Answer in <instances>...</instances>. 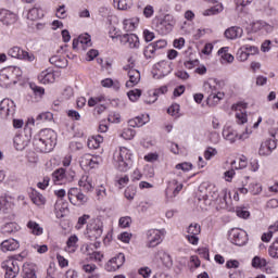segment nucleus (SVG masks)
<instances>
[{
  "label": "nucleus",
  "mask_w": 278,
  "mask_h": 278,
  "mask_svg": "<svg viewBox=\"0 0 278 278\" xmlns=\"http://www.w3.org/2000/svg\"><path fill=\"white\" fill-rule=\"evenodd\" d=\"M58 136L52 129H42L33 139V147L39 153H51L55 148Z\"/></svg>",
  "instance_id": "1"
},
{
  "label": "nucleus",
  "mask_w": 278,
  "mask_h": 278,
  "mask_svg": "<svg viewBox=\"0 0 278 278\" xmlns=\"http://www.w3.org/2000/svg\"><path fill=\"white\" fill-rule=\"evenodd\" d=\"M131 157H134V153H131V150L127 147H119L115 150L113 161L116 169L122 173H127L134 164V160H131Z\"/></svg>",
  "instance_id": "2"
},
{
  "label": "nucleus",
  "mask_w": 278,
  "mask_h": 278,
  "mask_svg": "<svg viewBox=\"0 0 278 278\" xmlns=\"http://www.w3.org/2000/svg\"><path fill=\"white\" fill-rule=\"evenodd\" d=\"M175 25H177V20H175V16L170 14L165 15L164 18L154 20L153 22L155 31L161 34V36L170 34Z\"/></svg>",
  "instance_id": "3"
},
{
  "label": "nucleus",
  "mask_w": 278,
  "mask_h": 278,
  "mask_svg": "<svg viewBox=\"0 0 278 278\" xmlns=\"http://www.w3.org/2000/svg\"><path fill=\"white\" fill-rule=\"evenodd\" d=\"M18 257H21V255L16 257L9 256L8 258L1 262V269L4 270L5 278H16L18 276V273H21Z\"/></svg>",
  "instance_id": "4"
},
{
  "label": "nucleus",
  "mask_w": 278,
  "mask_h": 278,
  "mask_svg": "<svg viewBox=\"0 0 278 278\" xmlns=\"http://www.w3.org/2000/svg\"><path fill=\"white\" fill-rule=\"evenodd\" d=\"M166 236V229H150L146 232V247L148 249H155L164 242V237Z\"/></svg>",
  "instance_id": "5"
},
{
  "label": "nucleus",
  "mask_w": 278,
  "mask_h": 278,
  "mask_svg": "<svg viewBox=\"0 0 278 278\" xmlns=\"http://www.w3.org/2000/svg\"><path fill=\"white\" fill-rule=\"evenodd\" d=\"M28 125L25 126L23 134L16 135L13 139L16 151H25L29 147V142H31V128Z\"/></svg>",
  "instance_id": "6"
},
{
  "label": "nucleus",
  "mask_w": 278,
  "mask_h": 278,
  "mask_svg": "<svg viewBox=\"0 0 278 278\" xmlns=\"http://www.w3.org/2000/svg\"><path fill=\"white\" fill-rule=\"evenodd\" d=\"M87 236L94 240H98V238L103 236V220L101 217L91 219L90 223L87 224Z\"/></svg>",
  "instance_id": "7"
},
{
  "label": "nucleus",
  "mask_w": 278,
  "mask_h": 278,
  "mask_svg": "<svg viewBox=\"0 0 278 278\" xmlns=\"http://www.w3.org/2000/svg\"><path fill=\"white\" fill-rule=\"evenodd\" d=\"M228 238L236 247H244L249 242V235L240 228H232L229 231Z\"/></svg>",
  "instance_id": "8"
},
{
  "label": "nucleus",
  "mask_w": 278,
  "mask_h": 278,
  "mask_svg": "<svg viewBox=\"0 0 278 278\" xmlns=\"http://www.w3.org/2000/svg\"><path fill=\"white\" fill-rule=\"evenodd\" d=\"M184 190V184L177 181V179H172L167 182V188L165 189V199L170 202Z\"/></svg>",
  "instance_id": "9"
},
{
  "label": "nucleus",
  "mask_w": 278,
  "mask_h": 278,
  "mask_svg": "<svg viewBox=\"0 0 278 278\" xmlns=\"http://www.w3.org/2000/svg\"><path fill=\"white\" fill-rule=\"evenodd\" d=\"M83 170H92V168H99L101 159L92 154H84L79 160Z\"/></svg>",
  "instance_id": "10"
},
{
  "label": "nucleus",
  "mask_w": 278,
  "mask_h": 278,
  "mask_svg": "<svg viewBox=\"0 0 278 278\" xmlns=\"http://www.w3.org/2000/svg\"><path fill=\"white\" fill-rule=\"evenodd\" d=\"M223 88H225V80L208 78L203 83V90L206 94H214L216 92H220Z\"/></svg>",
  "instance_id": "11"
},
{
  "label": "nucleus",
  "mask_w": 278,
  "mask_h": 278,
  "mask_svg": "<svg viewBox=\"0 0 278 278\" xmlns=\"http://www.w3.org/2000/svg\"><path fill=\"white\" fill-rule=\"evenodd\" d=\"M68 201L72 205H84L88 203V197L79 188H71L67 192Z\"/></svg>",
  "instance_id": "12"
},
{
  "label": "nucleus",
  "mask_w": 278,
  "mask_h": 278,
  "mask_svg": "<svg viewBox=\"0 0 278 278\" xmlns=\"http://www.w3.org/2000/svg\"><path fill=\"white\" fill-rule=\"evenodd\" d=\"M170 73H173V66H170V62L168 61H161L154 65V79H162V77H166V75H170Z\"/></svg>",
  "instance_id": "13"
},
{
  "label": "nucleus",
  "mask_w": 278,
  "mask_h": 278,
  "mask_svg": "<svg viewBox=\"0 0 278 278\" xmlns=\"http://www.w3.org/2000/svg\"><path fill=\"white\" fill-rule=\"evenodd\" d=\"M119 45L128 49H140V38L136 34H123L119 37Z\"/></svg>",
  "instance_id": "14"
},
{
  "label": "nucleus",
  "mask_w": 278,
  "mask_h": 278,
  "mask_svg": "<svg viewBox=\"0 0 278 278\" xmlns=\"http://www.w3.org/2000/svg\"><path fill=\"white\" fill-rule=\"evenodd\" d=\"M247 108H249L247 102H238L237 104L232 105V110L236 112V119L238 125H244V123L249 121L247 115Z\"/></svg>",
  "instance_id": "15"
},
{
  "label": "nucleus",
  "mask_w": 278,
  "mask_h": 278,
  "mask_svg": "<svg viewBox=\"0 0 278 278\" xmlns=\"http://www.w3.org/2000/svg\"><path fill=\"white\" fill-rule=\"evenodd\" d=\"M16 112V104L11 99H3L0 102V116L8 118V116H14Z\"/></svg>",
  "instance_id": "16"
},
{
  "label": "nucleus",
  "mask_w": 278,
  "mask_h": 278,
  "mask_svg": "<svg viewBox=\"0 0 278 278\" xmlns=\"http://www.w3.org/2000/svg\"><path fill=\"white\" fill-rule=\"evenodd\" d=\"M277 149V141L275 139H265L261 142V146L258 148V155L262 157H268V155H271L273 152Z\"/></svg>",
  "instance_id": "17"
},
{
  "label": "nucleus",
  "mask_w": 278,
  "mask_h": 278,
  "mask_svg": "<svg viewBox=\"0 0 278 278\" xmlns=\"http://www.w3.org/2000/svg\"><path fill=\"white\" fill-rule=\"evenodd\" d=\"M199 233H201V226L197 223H192L187 227V240L190 244H193V247H197L199 244Z\"/></svg>",
  "instance_id": "18"
},
{
  "label": "nucleus",
  "mask_w": 278,
  "mask_h": 278,
  "mask_svg": "<svg viewBox=\"0 0 278 278\" xmlns=\"http://www.w3.org/2000/svg\"><path fill=\"white\" fill-rule=\"evenodd\" d=\"M123 264H125V254L118 253L105 264V270H108V273H114L118 270Z\"/></svg>",
  "instance_id": "19"
},
{
  "label": "nucleus",
  "mask_w": 278,
  "mask_h": 278,
  "mask_svg": "<svg viewBox=\"0 0 278 278\" xmlns=\"http://www.w3.org/2000/svg\"><path fill=\"white\" fill-rule=\"evenodd\" d=\"M222 136L226 142L229 144H236V140H238V130L231 124H226L223 128Z\"/></svg>",
  "instance_id": "20"
},
{
  "label": "nucleus",
  "mask_w": 278,
  "mask_h": 278,
  "mask_svg": "<svg viewBox=\"0 0 278 278\" xmlns=\"http://www.w3.org/2000/svg\"><path fill=\"white\" fill-rule=\"evenodd\" d=\"M252 31H261V34H273L275 31V24H268L265 21H256L252 24Z\"/></svg>",
  "instance_id": "21"
},
{
  "label": "nucleus",
  "mask_w": 278,
  "mask_h": 278,
  "mask_svg": "<svg viewBox=\"0 0 278 278\" xmlns=\"http://www.w3.org/2000/svg\"><path fill=\"white\" fill-rule=\"evenodd\" d=\"M20 248L21 243L18 242V240L13 238L7 239L0 243V251H2V253L17 251V249Z\"/></svg>",
  "instance_id": "22"
},
{
  "label": "nucleus",
  "mask_w": 278,
  "mask_h": 278,
  "mask_svg": "<svg viewBox=\"0 0 278 278\" xmlns=\"http://www.w3.org/2000/svg\"><path fill=\"white\" fill-rule=\"evenodd\" d=\"M29 199L37 207H45L47 205V198L36 189L29 190Z\"/></svg>",
  "instance_id": "23"
},
{
  "label": "nucleus",
  "mask_w": 278,
  "mask_h": 278,
  "mask_svg": "<svg viewBox=\"0 0 278 278\" xmlns=\"http://www.w3.org/2000/svg\"><path fill=\"white\" fill-rule=\"evenodd\" d=\"M257 51V48L253 46H242L238 51H237V60L239 62H247L249 60V55L252 53H255Z\"/></svg>",
  "instance_id": "24"
},
{
  "label": "nucleus",
  "mask_w": 278,
  "mask_h": 278,
  "mask_svg": "<svg viewBox=\"0 0 278 278\" xmlns=\"http://www.w3.org/2000/svg\"><path fill=\"white\" fill-rule=\"evenodd\" d=\"M244 30L240 26H231L227 28L224 33V36L227 40H237V38H242Z\"/></svg>",
  "instance_id": "25"
},
{
  "label": "nucleus",
  "mask_w": 278,
  "mask_h": 278,
  "mask_svg": "<svg viewBox=\"0 0 278 278\" xmlns=\"http://www.w3.org/2000/svg\"><path fill=\"white\" fill-rule=\"evenodd\" d=\"M0 23L7 26L14 25V23H16V14L9 10L2 9L0 11Z\"/></svg>",
  "instance_id": "26"
},
{
  "label": "nucleus",
  "mask_w": 278,
  "mask_h": 278,
  "mask_svg": "<svg viewBox=\"0 0 278 278\" xmlns=\"http://www.w3.org/2000/svg\"><path fill=\"white\" fill-rule=\"evenodd\" d=\"M0 231L2 236H12L21 231V226L17 223L10 222L1 226Z\"/></svg>",
  "instance_id": "27"
},
{
  "label": "nucleus",
  "mask_w": 278,
  "mask_h": 278,
  "mask_svg": "<svg viewBox=\"0 0 278 278\" xmlns=\"http://www.w3.org/2000/svg\"><path fill=\"white\" fill-rule=\"evenodd\" d=\"M38 81H40V84H53L55 81V72L51 68L42 71L38 75Z\"/></svg>",
  "instance_id": "28"
},
{
  "label": "nucleus",
  "mask_w": 278,
  "mask_h": 278,
  "mask_svg": "<svg viewBox=\"0 0 278 278\" xmlns=\"http://www.w3.org/2000/svg\"><path fill=\"white\" fill-rule=\"evenodd\" d=\"M52 181L55 186H62V184H66V169L59 168L52 174Z\"/></svg>",
  "instance_id": "29"
},
{
  "label": "nucleus",
  "mask_w": 278,
  "mask_h": 278,
  "mask_svg": "<svg viewBox=\"0 0 278 278\" xmlns=\"http://www.w3.org/2000/svg\"><path fill=\"white\" fill-rule=\"evenodd\" d=\"M140 84V72L138 70H130L128 72V81H126V88H134Z\"/></svg>",
  "instance_id": "30"
},
{
  "label": "nucleus",
  "mask_w": 278,
  "mask_h": 278,
  "mask_svg": "<svg viewBox=\"0 0 278 278\" xmlns=\"http://www.w3.org/2000/svg\"><path fill=\"white\" fill-rule=\"evenodd\" d=\"M138 25H140V18L138 17H129L123 21L124 31H135Z\"/></svg>",
  "instance_id": "31"
},
{
  "label": "nucleus",
  "mask_w": 278,
  "mask_h": 278,
  "mask_svg": "<svg viewBox=\"0 0 278 278\" xmlns=\"http://www.w3.org/2000/svg\"><path fill=\"white\" fill-rule=\"evenodd\" d=\"M222 64H232L235 58L233 54L229 53V47H223L218 50Z\"/></svg>",
  "instance_id": "32"
},
{
  "label": "nucleus",
  "mask_w": 278,
  "mask_h": 278,
  "mask_svg": "<svg viewBox=\"0 0 278 278\" xmlns=\"http://www.w3.org/2000/svg\"><path fill=\"white\" fill-rule=\"evenodd\" d=\"M45 17V11L40 5L36 4L33 9H30L27 13V18L29 21H38V18Z\"/></svg>",
  "instance_id": "33"
},
{
  "label": "nucleus",
  "mask_w": 278,
  "mask_h": 278,
  "mask_svg": "<svg viewBox=\"0 0 278 278\" xmlns=\"http://www.w3.org/2000/svg\"><path fill=\"white\" fill-rule=\"evenodd\" d=\"M156 260H161L162 264L166 266V268H170L173 266V258L170 257V254H168L164 250H159L155 255Z\"/></svg>",
  "instance_id": "34"
},
{
  "label": "nucleus",
  "mask_w": 278,
  "mask_h": 278,
  "mask_svg": "<svg viewBox=\"0 0 278 278\" xmlns=\"http://www.w3.org/2000/svg\"><path fill=\"white\" fill-rule=\"evenodd\" d=\"M223 99H225V92L217 91L207 96L206 103L214 108V105H218Z\"/></svg>",
  "instance_id": "35"
},
{
  "label": "nucleus",
  "mask_w": 278,
  "mask_h": 278,
  "mask_svg": "<svg viewBox=\"0 0 278 278\" xmlns=\"http://www.w3.org/2000/svg\"><path fill=\"white\" fill-rule=\"evenodd\" d=\"M26 227L33 236H42V233H45V228L37 222L28 220Z\"/></svg>",
  "instance_id": "36"
},
{
  "label": "nucleus",
  "mask_w": 278,
  "mask_h": 278,
  "mask_svg": "<svg viewBox=\"0 0 278 278\" xmlns=\"http://www.w3.org/2000/svg\"><path fill=\"white\" fill-rule=\"evenodd\" d=\"M78 185L86 192H90L91 190H94V185L92 184V178L88 175L81 176V178L78 181Z\"/></svg>",
  "instance_id": "37"
},
{
  "label": "nucleus",
  "mask_w": 278,
  "mask_h": 278,
  "mask_svg": "<svg viewBox=\"0 0 278 278\" xmlns=\"http://www.w3.org/2000/svg\"><path fill=\"white\" fill-rule=\"evenodd\" d=\"M49 62L56 68H66L68 66V60L62 55H53L49 59Z\"/></svg>",
  "instance_id": "38"
},
{
  "label": "nucleus",
  "mask_w": 278,
  "mask_h": 278,
  "mask_svg": "<svg viewBox=\"0 0 278 278\" xmlns=\"http://www.w3.org/2000/svg\"><path fill=\"white\" fill-rule=\"evenodd\" d=\"M12 210V201H10V197L8 194L0 195V212L2 214H8Z\"/></svg>",
  "instance_id": "39"
},
{
  "label": "nucleus",
  "mask_w": 278,
  "mask_h": 278,
  "mask_svg": "<svg viewBox=\"0 0 278 278\" xmlns=\"http://www.w3.org/2000/svg\"><path fill=\"white\" fill-rule=\"evenodd\" d=\"M79 238L76 235L71 236L66 241L65 251L66 253H75L77 251V243Z\"/></svg>",
  "instance_id": "40"
},
{
  "label": "nucleus",
  "mask_w": 278,
  "mask_h": 278,
  "mask_svg": "<svg viewBox=\"0 0 278 278\" xmlns=\"http://www.w3.org/2000/svg\"><path fill=\"white\" fill-rule=\"evenodd\" d=\"M150 118L149 115H141L137 116L134 119L129 121L130 127H142L149 123Z\"/></svg>",
  "instance_id": "41"
},
{
  "label": "nucleus",
  "mask_w": 278,
  "mask_h": 278,
  "mask_svg": "<svg viewBox=\"0 0 278 278\" xmlns=\"http://www.w3.org/2000/svg\"><path fill=\"white\" fill-rule=\"evenodd\" d=\"M24 278H36V265L33 263H25L23 266Z\"/></svg>",
  "instance_id": "42"
},
{
  "label": "nucleus",
  "mask_w": 278,
  "mask_h": 278,
  "mask_svg": "<svg viewBox=\"0 0 278 278\" xmlns=\"http://www.w3.org/2000/svg\"><path fill=\"white\" fill-rule=\"evenodd\" d=\"M225 8L223 7V3H217L214 7L206 9L203 11V16H216V14H220Z\"/></svg>",
  "instance_id": "43"
},
{
  "label": "nucleus",
  "mask_w": 278,
  "mask_h": 278,
  "mask_svg": "<svg viewBox=\"0 0 278 278\" xmlns=\"http://www.w3.org/2000/svg\"><path fill=\"white\" fill-rule=\"evenodd\" d=\"M12 84V74L8 71L0 72V86L1 88H8Z\"/></svg>",
  "instance_id": "44"
},
{
  "label": "nucleus",
  "mask_w": 278,
  "mask_h": 278,
  "mask_svg": "<svg viewBox=\"0 0 278 278\" xmlns=\"http://www.w3.org/2000/svg\"><path fill=\"white\" fill-rule=\"evenodd\" d=\"M109 26H108V36L113 40H121V30H118V28H116V26L112 25V22H108Z\"/></svg>",
  "instance_id": "45"
},
{
  "label": "nucleus",
  "mask_w": 278,
  "mask_h": 278,
  "mask_svg": "<svg viewBox=\"0 0 278 278\" xmlns=\"http://www.w3.org/2000/svg\"><path fill=\"white\" fill-rule=\"evenodd\" d=\"M101 142H103V137L97 135L88 139L87 147L88 149H99L101 147Z\"/></svg>",
  "instance_id": "46"
},
{
  "label": "nucleus",
  "mask_w": 278,
  "mask_h": 278,
  "mask_svg": "<svg viewBox=\"0 0 278 278\" xmlns=\"http://www.w3.org/2000/svg\"><path fill=\"white\" fill-rule=\"evenodd\" d=\"M206 140L211 144H220V132H218L216 130H208L206 132Z\"/></svg>",
  "instance_id": "47"
},
{
  "label": "nucleus",
  "mask_w": 278,
  "mask_h": 278,
  "mask_svg": "<svg viewBox=\"0 0 278 278\" xmlns=\"http://www.w3.org/2000/svg\"><path fill=\"white\" fill-rule=\"evenodd\" d=\"M101 86L103 88H113V90H121V83L118 80H113L112 78H105L101 80Z\"/></svg>",
  "instance_id": "48"
},
{
  "label": "nucleus",
  "mask_w": 278,
  "mask_h": 278,
  "mask_svg": "<svg viewBox=\"0 0 278 278\" xmlns=\"http://www.w3.org/2000/svg\"><path fill=\"white\" fill-rule=\"evenodd\" d=\"M113 5L117 10H129L134 2L131 0H113Z\"/></svg>",
  "instance_id": "49"
},
{
  "label": "nucleus",
  "mask_w": 278,
  "mask_h": 278,
  "mask_svg": "<svg viewBox=\"0 0 278 278\" xmlns=\"http://www.w3.org/2000/svg\"><path fill=\"white\" fill-rule=\"evenodd\" d=\"M78 42L80 43V49H83L84 51H86L88 47H92V40L90 39V35L88 34L80 35L78 37Z\"/></svg>",
  "instance_id": "50"
},
{
  "label": "nucleus",
  "mask_w": 278,
  "mask_h": 278,
  "mask_svg": "<svg viewBox=\"0 0 278 278\" xmlns=\"http://www.w3.org/2000/svg\"><path fill=\"white\" fill-rule=\"evenodd\" d=\"M86 253L93 262H103V253L99 251L90 252V245H86Z\"/></svg>",
  "instance_id": "51"
},
{
  "label": "nucleus",
  "mask_w": 278,
  "mask_h": 278,
  "mask_svg": "<svg viewBox=\"0 0 278 278\" xmlns=\"http://www.w3.org/2000/svg\"><path fill=\"white\" fill-rule=\"evenodd\" d=\"M268 255L274 260H278V238L269 245L268 248Z\"/></svg>",
  "instance_id": "52"
},
{
  "label": "nucleus",
  "mask_w": 278,
  "mask_h": 278,
  "mask_svg": "<svg viewBox=\"0 0 278 278\" xmlns=\"http://www.w3.org/2000/svg\"><path fill=\"white\" fill-rule=\"evenodd\" d=\"M268 264L266 262V258L260 257V256H254L252 260V267L253 268H265V266Z\"/></svg>",
  "instance_id": "53"
},
{
  "label": "nucleus",
  "mask_w": 278,
  "mask_h": 278,
  "mask_svg": "<svg viewBox=\"0 0 278 278\" xmlns=\"http://www.w3.org/2000/svg\"><path fill=\"white\" fill-rule=\"evenodd\" d=\"M22 53H23V49H21V47L18 46H14L10 48L8 51V55H10V58H15L16 60H21Z\"/></svg>",
  "instance_id": "54"
},
{
  "label": "nucleus",
  "mask_w": 278,
  "mask_h": 278,
  "mask_svg": "<svg viewBox=\"0 0 278 278\" xmlns=\"http://www.w3.org/2000/svg\"><path fill=\"white\" fill-rule=\"evenodd\" d=\"M127 97L129 101H132V103H136L142 97V91L140 89H134L127 92Z\"/></svg>",
  "instance_id": "55"
},
{
  "label": "nucleus",
  "mask_w": 278,
  "mask_h": 278,
  "mask_svg": "<svg viewBox=\"0 0 278 278\" xmlns=\"http://www.w3.org/2000/svg\"><path fill=\"white\" fill-rule=\"evenodd\" d=\"M218 155V150L213 147H207L204 151V160L210 161L212 157H216Z\"/></svg>",
  "instance_id": "56"
},
{
  "label": "nucleus",
  "mask_w": 278,
  "mask_h": 278,
  "mask_svg": "<svg viewBox=\"0 0 278 278\" xmlns=\"http://www.w3.org/2000/svg\"><path fill=\"white\" fill-rule=\"evenodd\" d=\"M111 13L112 10L108 7H101L99 9L100 16H102L103 18H108V23H112V15H110Z\"/></svg>",
  "instance_id": "57"
},
{
  "label": "nucleus",
  "mask_w": 278,
  "mask_h": 278,
  "mask_svg": "<svg viewBox=\"0 0 278 278\" xmlns=\"http://www.w3.org/2000/svg\"><path fill=\"white\" fill-rule=\"evenodd\" d=\"M124 140H134L136 137V130L132 128H125L121 135Z\"/></svg>",
  "instance_id": "58"
},
{
  "label": "nucleus",
  "mask_w": 278,
  "mask_h": 278,
  "mask_svg": "<svg viewBox=\"0 0 278 278\" xmlns=\"http://www.w3.org/2000/svg\"><path fill=\"white\" fill-rule=\"evenodd\" d=\"M179 104L174 103L167 109V114H169V116H173L174 118H179Z\"/></svg>",
  "instance_id": "59"
},
{
  "label": "nucleus",
  "mask_w": 278,
  "mask_h": 278,
  "mask_svg": "<svg viewBox=\"0 0 278 278\" xmlns=\"http://www.w3.org/2000/svg\"><path fill=\"white\" fill-rule=\"evenodd\" d=\"M249 162L247 161V156H241L239 159V165H236V161L231 162L232 168H236L237 170H240L242 168H247Z\"/></svg>",
  "instance_id": "60"
},
{
  "label": "nucleus",
  "mask_w": 278,
  "mask_h": 278,
  "mask_svg": "<svg viewBox=\"0 0 278 278\" xmlns=\"http://www.w3.org/2000/svg\"><path fill=\"white\" fill-rule=\"evenodd\" d=\"M235 212L239 218H249L251 216V213L242 206H237Z\"/></svg>",
  "instance_id": "61"
},
{
  "label": "nucleus",
  "mask_w": 278,
  "mask_h": 278,
  "mask_svg": "<svg viewBox=\"0 0 278 278\" xmlns=\"http://www.w3.org/2000/svg\"><path fill=\"white\" fill-rule=\"evenodd\" d=\"M80 268L84 270V273H87V275H92L94 270H97V266L94 264H86L80 263Z\"/></svg>",
  "instance_id": "62"
},
{
  "label": "nucleus",
  "mask_w": 278,
  "mask_h": 278,
  "mask_svg": "<svg viewBox=\"0 0 278 278\" xmlns=\"http://www.w3.org/2000/svg\"><path fill=\"white\" fill-rule=\"evenodd\" d=\"M20 60H23L24 62H34V60H36V55H34V53H31V52L22 50Z\"/></svg>",
  "instance_id": "63"
},
{
  "label": "nucleus",
  "mask_w": 278,
  "mask_h": 278,
  "mask_svg": "<svg viewBox=\"0 0 278 278\" xmlns=\"http://www.w3.org/2000/svg\"><path fill=\"white\" fill-rule=\"evenodd\" d=\"M249 190L251 192V194H260L262 192V185L257 184V182H251L249 186Z\"/></svg>",
  "instance_id": "64"
}]
</instances>
